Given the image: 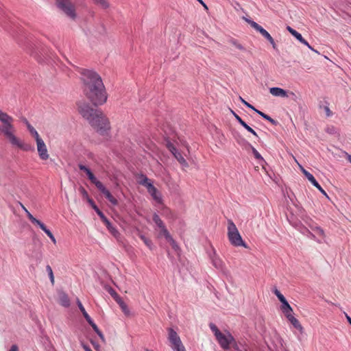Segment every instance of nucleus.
<instances>
[{
	"mask_svg": "<svg viewBox=\"0 0 351 351\" xmlns=\"http://www.w3.org/2000/svg\"><path fill=\"white\" fill-rule=\"evenodd\" d=\"M81 79L84 84V92L95 105H102L107 100V95L101 77L90 69L80 70Z\"/></svg>",
	"mask_w": 351,
	"mask_h": 351,
	"instance_id": "f257e3e1",
	"label": "nucleus"
},
{
	"mask_svg": "<svg viewBox=\"0 0 351 351\" xmlns=\"http://www.w3.org/2000/svg\"><path fill=\"white\" fill-rule=\"evenodd\" d=\"M0 122L3 123V126L0 125V135H3L5 139L11 145L12 147L26 152L31 149L30 145L25 143L23 141L16 135V129L13 125V117L1 110Z\"/></svg>",
	"mask_w": 351,
	"mask_h": 351,
	"instance_id": "f03ea898",
	"label": "nucleus"
},
{
	"mask_svg": "<svg viewBox=\"0 0 351 351\" xmlns=\"http://www.w3.org/2000/svg\"><path fill=\"white\" fill-rule=\"evenodd\" d=\"M78 108L80 114L88 121L97 132L101 135L108 133L110 128V123L101 111L91 108L87 104H80Z\"/></svg>",
	"mask_w": 351,
	"mask_h": 351,
	"instance_id": "7ed1b4c3",
	"label": "nucleus"
},
{
	"mask_svg": "<svg viewBox=\"0 0 351 351\" xmlns=\"http://www.w3.org/2000/svg\"><path fill=\"white\" fill-rule=\"evenodd\" d=\"M209 327L219 344L225 351H241V349L229 332H221L213 323H210Z\"/></svg>",
	"mask_w": 351,
	"mask_h": 351,
	"instance_id": "20e7f679",
	"label": "nucleus"
},
{
	"mask_svg": "<svg viewBox=\"0 0 351 351\" xmlns=\"http://www.w3.org/2000/svg\"><path fill=\"white\" fill-rule=\"evenodd\" d=\"M228 237L230 243L232 245L236 247L243 246L244 247H247V245L243 241L236 225L231 219L228 220Z\"/></svg>",
	"mask_w": 351,
	"mask_h": 351,
	"instance_id": "39448f33",
	"label": "nucleus"
},
{
	"mask_svg": "<svg viewBox=\"0 0 351 351\" xmlns=\"http://www.w3.org/2000/svg\"><path fill=\"white\" fill-rule=\"evenodd\" d=\"M56 4L64 14L71 19L76 18L75 5L71 0H56Z\"/></svg>",
	"mask_w": 351,
	"mask_h": 351,
	"instance_id": "423d86ee",
	"label": "nucleus"
},
{
	"mask_svg": "<svg viewBox=\"0 0 351 351\" xmlns=\"http://www.w3.org/2000/svg\"><path fill=\"white\" fill-rule=\"evenodd\" d=\"M168 339L173 351H186L178 333L173 329H168Z\"/></svg>",
	"mask_w": 351,
	"mask_h": 351,
	"instance_id": "0eeeda50",
	"label": "nucleus"
},
{
	"mask_svg": "<svg viewBox=\"0 0 351 351\" xmlns=\"http://www.w3.org/2000/svg\"><path fill=\"white\" fill-rule=\"evenodd\" d=\"M254 29H255L257 32H258L263 37H265L274 49L276 48V43L274 42V38L271 36V35L261 25H259L257 23L250 20H245Z\"/></svg>",
	"mask_w": 351,
	"mask_h": 351,
	"instance_id": "6e6552de",
	"label": "nucleus"
},
{
	"mask_svg": "<svg viewBox=\"0 0 351 351\" xmlns=\"http://www.w3.org/2000/svg\"><path fill=\"white\" fill-rule=\"evenodd\" d=\"M167 147L169 150V152L173 155V156L177 159L179 163L182 165L183 168H187L189 167V164L186 160L184 159L182 154L176 149L174 145L171 142H167Z\"/></svg>",
	"mask_w": 351,
	"mask_h": 351,
	"instance_id": "1a4fd4ad",
	"label": "nucleus"
},
{
	"mask_svg": "<svg viewBox=\"0 0 351 351\" xmlns=\"http://www.w3.org/2000/svg\"><path fill=\"white\" fill-rule=\"evenodd\" d=\"M36 142L37 146V151L40 158L44 160H47L49 157V155L48 154L47 148L44 141L42 138H40L36 141Z\"/></svg>",
	"mask_w": 351,
	"mask_h": 351,
	"instance_id": "9d476101",
	"label": "nucleus"
},
{
	"mask_svg": "<svg viewBox=\"0 0 351 351\" xmlns=\"http://www.w3.org/2000/svg\"><path fill=\"white\" fill-rule=\"evenodd\" d=\"M301 170L302 173L304 174V176L306 177V178L308 180V181L314 186H315L323 195H324L326 197H328L327 193L326 191L322 189V187L320 186V184L317 182L314 176L309 173L308 171H306L305 169L301 167Z\"/></svg>",
	"mask_w": 351,
	"mask_h": 351,
	"instance_id": "9b49d317",
	"label": "nucleus"
},
{
	"mask_svg": "<svg viewBox=\"0 0 351 351\" xmlns=\"http://www.w3.org/2000/svg\"><path fill=\"white\" fill-rule=\"evenodd\" d=\"M211 261L213 265L218 270L221 271L223 274H226L227 271L225 267L223 262L215 255L214 252V256L211 257Z\"/></svg>",
	"mask_w": 351,
	"mask_h": 351,
	"instance_id": "f8f14e48",
	"label": "nucleus"
},
{
	"mask_svg": "<svg viewBox=\"0 0 351 351\" xmlns=\"http://www.w3.org/2000/svg\"><path fill=\"white\" fill-rule=\"evenodd\" d=\"M269 93L275 97H287V92L278 87H272L269 88Z\"/></svg>",
	"mask_w": 351,
	"mask_h": 351,
	"instance_id": "ddd939ff",
	"label": "nucleus"
},
{
	"mask_svg": "<svg viewBox=\"0 0 351 351\" xmlns=\"http://www.w3.org/2000/svg\"><path fill=\"white\" fill-rule=\"evenodd\" d=\"M78 167L81 171H83L86 173L91 182L95 181L96 178L89 168L82 164H80Z\"/></svg>",
	"mask_w": 351,
	"mask_h": 351,
	"instance_id": "4468645a",
	"label": "nucleus"
},
{
	"mask_svg": "<svg viewBox=\"0 0 351 351\" xmlns=\"http://www.w3.org/2000/svg\"><path fill=\"white\" fill-rule=\"evenodd\" d=\"M137 235L143 241V243L147 247H149L150 250H152L153 243L150 239H149L144 234H143L139 230H137Z\"/></svg>",
	"mask_w": 351,
	"mask_h": 351,
	"instance_id": "2eb2a0df",
	"label": "nucleus"
},
{
	"mask_svg": "<svg viewBox=\"0 0 351 351\" xmlns=\"http://www.w3.org/2000/svg\"><path fill=\"white\" fill-rule=\"evenodd\" d=\"M150 195L152 197V198L157 202V203H161L162 202V197L160 193V192L157 190L156 187L152 189L149 192H148Z\"/></svg>",
	"mask_w": 351,
	"mask_h": 351,
	"instance_id": "dca6fc26",
	"label": "nucleus"
},
{
	"mask_svg": "<svg viewBox=\"0 0 351 351\" xmlns=\"http://www.w3.org/2000/svg\"><path fill=\"white\" fill-rule=\"evenodd\" d=\"M313 231L317 234L321 239L317 240L319 243H322L325 238V234L324 230L319 226L311 227Z\"/></svg>",
	"mask_w": 351,
	"mask_h": 351,
	"instance_id": "f3484780",
	"label": "nucleus"
},
{
	"mask_svg": "<svg viewBox=\"0 0 351 351\" xmlns=\"http://www.w3.org/2000/svg\"><path fill=\"white\" fill-rule=\"evenodd\" d=\"M77 304L80 310V311L82 312V313L83 314V316L84 317V318L86 319V320L87 321V322H90V320L92 319L91 317L89 316V315L87 313V312L86 311L84 307L83 306L82 302H80V300L79 299H77Z\"/></svg>",
	"mask_w": 351,
	"mask_h": 351,
	"instance_id": "a211bd4d",
	"label": "nucleus"
},
{
	"mask_svg": "<svg viewBox=\"0 0 351 351\" xmlns=\"http://www.w3.org/2000/svg\"><path fill=\"white\" fill-rule=\"evenodd\" d=\"M27 130L30 134L35 138L36 141L41 138L38 132L31 124H27Z\"/></svg>",
	"mask_w": 351,
	"mask_h": 351,
	"instance_id": "6ab92c4d",
	"label": "nucleus"
},
{
	"mask_svg": "<svg viewBox=\"0 0 351 351\" xmlns=\"http://www.w3.org/2000/svg\"><path fill=\"white\" fill-rule=\"evenodd\" d=\"M153 221L159 229L165 226V223H163L162 219L160 218L158 215H157L156 213H154L153 215Z\"/></svg>",
	"mask_w": 351,
	"mask_h": 351,
	"instance_id": "aec40b11",
	"label": "nucleus"
},
{
	"mask_svg": "<svg viewBox=\"0 0 351 351\" xmlns=\"http://www.w3.org/2000/svg\"><path fill=\"white\" fill-rule=\"evenodd\" d=\"M93 1L102 9H107L110 7L108 0H93Z\"/></svg>",
	"mask_w": 351,
	"mask_h": 351,
	"instance_id": "412c9836",
	"label": "nucleus"
},
{
	"mask_svg": "<svg viewBox=\"0 0 351 351\" xmlns=\"http://www.w3.org/2000/svg\"><path fill=\"white\" fill-rule=\"evenodd\" d=\"M26 215L28 217V219L31 221V222L34 224H36L40 228L44 225L43 222H41L40 220L36 219L29 211H27Z\"/></svg>",
	"mask_w": 351,
	"mask_h": 351,
	"instance_id": "4be33fe9",
	"label": "nucleus"
},
{
	"mask_svg": "<svg viewBox=\"0 0 351 351\" xmlns=\"http://www.w3.org/2000/svg\"><path fill=\"white\" fill-rule=\"evenodd\" d=\"M42 230H43L46 234L50 238V239L51 240V241L56 244V238L54 237V236L53 235V234L51 233V232L46 227V226L44 224L40 228Z\"/></svg>",
	"mask_w": 351,
	"mask_h": 351,
	"instance_id": "5701e85b",
	"label": "nucleus"
},
{
	"mask_svg": "<svg viewBox=\"0 0 351 351\" xmlns=\"http://www.w3.org/2000/svg\"><path fill=\"white\" fill-rule=\"evenodd\" d=\"M103 194L112 205H117L118 204V201L117 200V199L112 195V194L110 193L108 190L107 191H105V193Z\"/></svg>",
	"mask_w": 351,
	"mask_h": 351,
	"instance_id": "b1692460",
	"label": "nucleus"
},
{
	"mask_svg": "<svg viewBox=\"0 0 351 351\" xmlns=\"http://www.w3.org/2000/svg\"><path fill=\"white\" fill-rule=\"evenodd\" d=\"M60 304L63 306H65V307L69 306V304H70L69 299L68 296L66 294H64V293H62V294L60 295Z\"/></svg>",
	"mask_w": 351,
	"mask_h": 351,
	"instance_id": "393cba45",
	"label": "nucleus"
},
{
	"mask_svg": "<svg viewBox=\"0 0 351 351\" xmlns=\"http://www.w3.org/2000/svg\"><path fill=\"white\" fill-rule=\"evenodd\" d=\"M281 309L285 315L289 313H293V309L291 307V306L289 304L287 301H286L285 303L282 304Z\"/></svg>",
	"mask_w": 351,
	"mask_h": 351,
	"instance_id": "a878e982",
	"label": "nucleus"
},
{
	"mask_svg": "<svg viewBox=\"0 0 351 351\" xmlns=\"http://www.w3.org/2000/svg\"><path fill=\"white\" fill-rule=\"evenodd\" d=\"M255 112L258 114L259 115H261L263 119L269 121L270 123H271L272 124L274 125H276V121L273 119L271 117H270L269 115L263 113V112L258 110H255Z\"/></svg>",
	"mask_w": 351,
	"mask_h": 351,
	"instance_id": "bb28decb",
	"label": "nucleus"
},
{
	"mask_svg": "<svg viewBox=\"0 0 351 351\" xmlns=\"http://www.w3.org/2000/svg\"><path fill=\"white\" fill-rule=\"evenodd\" d=\"M92 183L94 184L102 193H104L105 191H108L104 184L100 181L97 180V178L95 179V181L93 182Z\"/></svg>",
	"mask_w": 351,
	"mask_h": 351,
	"instance_id": "cd10ccee",
	"label": "nucleus"
},
{
	"mask_svg": "<svg viewBox=\"0 0 351 351\" xmlns=\"http://www.w3.org/2000/svg\"><path fill=\"white\" fill-rule=\"evenodd\" d=\"M247 145L251 148L252 153L254 156V158L257 160L264 161L263 158L261 156V155L259 154V152L250 143H247Z\"/></svg>",
	"mask_w": 351,
	"mask_h": 351,
	"instance_id": "c85d7f7f",
	"label": "nucleus"
},
{
	"mask_svg": "<svg viewBox=\"0 0 351 351\" xmlns=\"http://www.w3.org/2000/svg\"><path fill=\"white\" fill-rule=\"evenodd\" d=\"M287 29L298 40H300L302 37L301 34L298 32L296 30L291 28L290 26H287Z\"/></svg>",
	"mask_w": 351,
	"mask_h": 351,
	"instance_id": "c756f323",
	"label": "nucleus"
},
{
	"mask_svg": "<svg viewBox=\"0 0 351 351\" xmlns=\"http://www.w3.org/2000/svg\"><path fill=\"white\" fill-rule=\"evenodd\" d=\"M289 322L293 326L294 328L302 332L303 329L302 326L300 324L299 321L295 317L292 318L291 320H289Z\"/></svg>",
	"mask_w": 351,
	"mask_h": 351,
	"instance_id": "7c9ffc66",
	"label": "nucleus"
},
{
	"mask_svg": "<svg viewBox=\"0 0 351 351\" xmlns=\"http://www.w3.org/2000/svg\"><path fill=\"white\" fill-rule=\"evenodd\" d=\"M108 230L114 236L117 237L119 234L118 230L112 226L111 223L109 221L106 224Z\"/></svg>",
	"mask_w": 351,
	"mask_h": 351,
	"instance_id": "2f4dec72",
	"label": "nucleus"
},
{
	"mask_svg": "<svg viewBox=\"0 0 351 351\" xmlns=\"http://www.w3.org/2000/svg\"><path fill=\"white\" fill-rule=\"evenodd\" d=\"M46 270L48 273V275H49V277L51 284L53 285L54 284V276H53V270L49 265H47Z\"/></svg>",
	"mask_w": 351,
	"mask_h": 351,
	"instance_id": "473e14b6",
	"label": "nucleus"
},
{
	"mask_svg": "<svg viewBox=\"0 0 351 351\" xmlns=\"http://www.w3.org/2000/svg\"><path fill=\"white\" fill-rule=\"evenodd\" d=\"M149 180V179L145 175L143 174H141L139 176H138V184H140L141 185H144L145 184H146L148 181Z\"/></svg>",
	"mask_w": 351,
	"mask_h": 351,
	"instance_id": "72a5a7b5",
	"label": "nucleus"
},
{
	"mask_svg": "<svg viewBox=\"0 0 351 351\" xmlns=\"http://www.w3.org/2000/svg\"><path fill=\"white\" fill-rule=\"evenodd\" d=\"M274 293L277 296V298L281 302L282 304L285 303L287 301L284 295L277 289L274 290Z\"/></svg>",
	"mask_w": 351,
	"mask_h": 351,
	"instance_id": "f704fd0d",
	"label": "nucleus"
},
{
	"mask_svg": "<svg viewBox=\"0 0 351 351\" xmlns=\"http://www.w3.org/2000/svg\"><path fill=\"white\" fill-rule=\"evenodd\" d=\"M160 235L164 236L166 239H171V235L165 226L160 228Z\"/></svg>",
	"mask_w": 351,
	"mask_h": 351,
	"instance_id": "c9c22d12",
	"label": "nucleus"
},
{
	"mask_svg": "<svg viewBox=\"0 0 351 351\" xmlns=\"http://www.w3.org/2000/svg\"><path fill=\"white\" fill-rule=\"evenodd\" d=\"M119 306L125 315H128L130 314V310L125 302L123 304H121Z\"/></svg>",
	"mask_w": 351,
	"mask_h": 351,
	"instance_id": "e433bc0d",
	"label": "nucleus"
},
{
	"mask_svg": "<svg viewBox=\"0 0 351 351\" xmlns=\"http://www.w3.org/2000/svg\"><path fill=\"white\" fill-rule=\"evenodd\" d=\"M242 126L245 129H246L248 132L252 133L254 136L258 137L256 132L251 127H250L246 123H245Z\"/></svg>",
	"mask_w": 351,
	"mask_h": 351,
	"instance_id": "4c0bfd02",
	"label": "nucleus"
},
{
	"mask_svg": "<svg viewBox=\"0 0 351 351\" xmlns=\"http://www.w3.org/2000/svg\"><path fill=\"white\" fill-rule=\"evenodd\" d=\"M167 241L170 243V244L171 245L172 247L175 250H178V246L177 243H176V241H174V239L172 238L171 236V239H167Z\"/></svg>",
	"mask_w": 351,
	"mask_h": 351,
	"instance_id": "58836bf2",
	"label": "nucleus"
},
{
	"mask_svg": "<svg viewBox=\"0 0 351 351\" xmlns=\"http://www.w3.org/2000/svg\"><path fill=\"white\" fill-rule=\"evenodd\" d=\"M239 100L247 108L253 110L255 111L256 110L253 106H252L250 104L247 102L245 100H244L241 97H239Z\"/></svg>",
	"mask_w": 351,
	"mask_h": 351,
	"instance_id": "ea45409f",
	"label": "nucleus"
},
{
	"mask_svg": "<svg viewBox=\"0 0 351 351\" xmlns=\"http://www.w3.org/2000/svg\"><path fill=\"white\" fill-rule=\"evenodd\" d=\"M143 186L147 188L148 192H149L152 189L155 187L150 180Z\"/></svg>",
	"mask_w": 351,
	"mask_h": 351,
	"instance_id": "a19ab883",
	"label": "nucleus"
},
{
	"mask_svg": "<svg viewBox=\"0 0 351 351\" xmlns=\"http://www.w3.org/2000/svg\"><path fill=\"white\" fill-rule=\"evenodd\" d=\"M143 186L147 188L148 192H149L152 189L155 187L150 180Z\"/></svg>",
	"mask_w": 351,
	"mask_h": 351,
	"instance_id": "79ce46f5",
	"label": "nucleus"
},
{
	"mask_svg": "<svg viewBox=\"0 0 351 351\" xmlns=\"http://www.w3.org/2000/svg\"><path fill=\"white\" fill-rule=\"evenodd\" d=\"M143 186L147 188L148 192H149L152 189L155 187L150 180Z\"/></svg>",
	"mask_w": 351,
	"mask_h": 351,
	"instance_id": "37998d69",
	"label": "nucleus"
},
{
	"mask_svg": "<svg viewBox=\"0 0 351 351\" xmlns=\"http://www.w3.org/2000/svg\"><path fill=\"white\" fill-rule=\"evenodd\" d=\"M232 44L235 46L239 50H244V47L240 44L239 43L237 40H232L231 41Z\"/></svg>",
	"mask_w": 351,
	"mask_h": 351,
	"instance_id": "c03bdc74",
	"label": "nucleus"
},
{
	"mask_svg": "<svg viewBox=\"0 0 351 351\" xmlns=\"http://www.w3.org/2000/svg\"><path fill=\"white\" fill-rule=\"evenodd\" d=\"M93 328V329L95 330V332L97 334L98 332H100L101 331L98 328L97 326L94 323L93 319L90 320V322H88Z\"/></svg>",
	"mask_w": 351,
	"mask_h": 351,
	"instance_id": "a18cd8bd",
	"label": "nucleus"
},
{
	"mask_svg": "<svg viewBox=\"0 0 351 351\" xmlns=\"http://www.w3.org/2000/svg\"><path fill=\"white\" fill-rule=\"evenodd\" d=\"M232 113L233 114V115L234 116L235 119L237 120V121L241 125H243L245 122L244 121H243V119L238 115L234 111H231Z\"/></svg>",
	"mask_w": 351,
	"mask_h": 351,
	"instance_id": "49530a36",
	"label": "nucleus"
},
{
	"mask_svg": "<svg viewBox=\"0 0 351 351\" xmlns=\"http://www.w3.org/2000/svg\"><path fill=\"white\" fill-rule=\"evenodd\" d=\"M79 190H80V193H81L82 195L84 197H85V198H86V199H88V198H89V197H88V192L86 191V189H85L84 188H83V187H80Z\"/></svg>",
	"mask_w": 351,
	"mask_h": 351,
	"instance_id": "de8ad7c7",
	"label": "nucleus"
},
{
	"mask_svg": "<svg viewBox=\"0 0 351 351\" xmlns=\"http://www.w3.org/2000/svg\"><path fill=\"white\" fill-rule=\"evenodd\" d=\"M93 209L95 210L97 214L100 217V218H104V213L98 208L96 205H94Z\"/></svg>",
	"mask_w": 351,
	"mask_h": 351,
	"instance_id": "09e8293b",
	"label": "nucleus"
},
{
	"mask_svg": "<svg viewBox=\"0 0 351 351\" xmlns=\"http://www.w3.org/2000/svg\"><path fill=\"white\" fill-rule=\"evenodd\" d=\"M108 292L109 293V294L112 297V298H114V297H117V295L118 294L115 290H114L112 288L110 287L107 289Z\"/></svg>",
	"mask_w": 351,
	"mask_h": 351,
	"instance_id": "8fccbe9b",
	"label": "nucleus"
},
{
	"mask_svg": "<svg viewBox=\"0 0 351 351\" xmlns=\"http://www.w3.org/2000/svg\"><path fill=\"white\" fill-rule=\"evenodd\" d=\"M114 300L117 302V303L120 306L121 304H123L124 302L121 299V298L117 294V297L113 298Z\"/></svg>",
	"mask_w": 351,
	"mask_h": 351,
	"instance_id": "3c124183",
	"label": "nucleus"
},
{
	"mask_svg": "<svg viewBox=\"0 0 351 351\" xmlns=\"http://www.w3.org/2000/svg\"><path fill=\"white\" fill-rule=\"evenodd\" d=\"M114 300L117 302V303L120 306L121 304H123L124 302L121 299V298L117 294V297L113 298Z\"/></svg>",
	"mask_w": 351,
	"mask_h": 351,
	"instance_id": "603ef678",
	"label": "nucleus"
},
{
	"mask_svg": "<svg viewBox=\"0 0 351 351\" xmlns=\"http://www.w3.org/2000/svg\"><path fill=\"white\" fill-rule=\"evenodd\" d=\"M81 346H82V348H84V350L85 351H93L90 347L88 346H87L86 344L84 343L83 342L81 343Z\"/></svg>",
	"mask_w": 351,
	"mask_h": 351,
	"instance_id": "864d4df0",
	"label": "nucleus"
},
{
	"mask_svg": "<svg viewBox=\"0 0 351 351\" xmlns=\"http://www.w3.org/2000/svg\"><path fill=\"white\" fill-rule=\"evenodd\" d=\"M200 4L202 5V6L204 7V8L206 10H208V6L206 5V4L202 1V0H197Z\"/></svg>",
	"mask_w": 351,
	"mask_h": 351,
	"instance_id": "5fc2aeb1",
	"label": "nucleus"
},
{
	"mask_svg": "<svg viewBox=\"0 0 351 351\" xmlns=\"http://www.w3.org/2000/svg\"><path fill=\"white\" fill-rule=\"evenodd\" d=\"M285 317H287V319L289 321L291 320L292 318L294 317V316L293 315V313H287L286 315H285Z\"/></svg>",
	"mask_w": 351,
	"mask_h": 351,
	"instance_id": "6e6d98bb",
	"label": "nucleus"
},
{
	"mask_svg": "<svg viewBox=\"0 0 351 351\" xmlns=\"http://www.w3.org/2000/svg\"><path fill=\"white\" fill-rule=\"evenodd\" d=\"M299 41L306 46H308L309 45L308 43L303 37H302V38L299 40Z\"/></svg>",
	"mask_w": 351,
	"mask_h": 351,
	"instance_id": "4d7b16f0",
	"label": "nucleus"
},
{
	"mask_svg": "<svg viewBox=\"0 0 351 351\" xmlns=\"http://www.w3.org/2000/svg\"><path fill=\"white\" fill-rule=\"evenodd\" d=\"M97 335L99 337V338L101 339V341L103 342H104L105 341V338H104V336L103 333L101 332H98Z\"/></svg>",
	"mask_w": 351,
	"mask_h": 351,
	"instance_id": "13d9d810",
	"label": "nucleus"
},
{
	"mask_svg": "<svg viewBox=\"0 0 351 351\" xmlns=\"http://www.w3.org/2000/svg\"><path fill=\"white\" fill-rule=\"evenodd\" d=\"M9 351H18V347L16 345H13Z\"/></svg>",
	"mask_w": 351,
	"mask_h": 351,
	"instance_id": "bf43d9fd",
	"label": "nucleus"
},
{
	"mask_svg": "<svg viewBox=\"0 0 351 351\" xmlns=\"http://www.w3.org/2000/svg\"><path fill=\"white\" fill-rule=\"evenodd\" d=\"M88 199V202H89V204H90L92 206V207L93 208L94 205H95V204L94 202L93 201V199H90V198H88V199Z\"/></svg>",
	"mask_w": 351,
	"mask_h": 351,
	"instance_id": "052dcab7",
	"label": "nucleus"
},
{
	"mask_svg": "<svg viewBox=\"0 0 351 351\" xmlns=\"http://www.w3.org/2000/svg\"><path fill=\"white\" fill-rule=\"evenodd\" d=\"M91 343H92L93 346H94V348H95L96 350H98V348H99V346L97 343H95L94 341H91Z\"/></svg>",
	"mask_w": 351,
	"mask_h": 351,
	"instance_id": "680f3d73",
	"label": "nucleus"
},
{
	"mask_svg": "<svg viewBox=\"0 0 351 351\" xmlns=\"http://www.w3.org/2000/svg\"><path fill=\"white\" fill-rule=\"evenodd\" d=\"M345 315H346V319H347L348 322L351 325V317L347 313H345Z\"/></svg>",
	"mask_w": 351,
	"mask_h": 351,
	"instance_id": "e2e57ef3",
	"label": "nucleus"
},
{
	"mask_svg": "<svg viewBox=\"0 0 351 351\" xmlns=\"http://www.w3.org/2000/svg\"><path fill=\"white\" fill-rule=\"evenodd\" d=\"M101 219L104 222L105 224L109 222V220L105 216L104 218H101Z\"/></svg>",
	"mask_w": 351,
	"mask_h": 351,
	"instance_id": "0e129e2a",
	"label": "nucleus"
},
{
	"mask_svg": "<svg viewBox=\"0 0 351 351\" xmlns=\"http://www.w3.org/2000/svg\"><path fill=\"white\" fill-rule=\"evenodd\" d=\"M20 205H21V207L22 208V209L25 212V213H27V211H28V210L24 206V205L21 203H20Z\"/></svg>",
	"mask_w": 351,
	"mask_h": 351,
	"instance_id": "69168bd1",
	"label": "nucleus"
},
{
	"mask_svg": "<svg viewBox=\"0 0 351 351\" xmlns=\"http://www.w3.org/2000/svg\"><path fill=\"white\" fill-rule=\"evenodd\" d=\"M23 123L26 125V126H27V124H30V123H29V121H28L26 119H23Z\"/></svg>",
	"mask_w": 351,
	"mask_h": 351,
	"instance_id": "338daca9",
	"label": "nucleus"
},
{
	"mask_svg": "<svg viewBox=\"0 0 351 351\" xmlns=\"http://www.w3.org/2000/svg\"><path fill=\"white\" fill-rule=\"evenodd\" d=\"M326 113H327V115L329 116L330 115V110L328 107L326 108Z\"/></svg>",
	"mask_w": 351,
	"mask_h": 351,
	"instance_id": "774afa93",
	"label": "nucleus"
}]
</instances>
